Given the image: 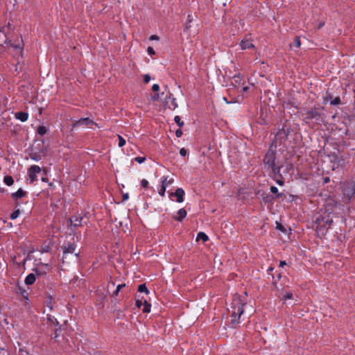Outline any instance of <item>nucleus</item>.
I'll list each match as a JSON object with an SVG mask.
<instances>
[{
    "label": "nucleus",
    "instance_id": "obj_1",
    "mask_svg": "<svg viewBox=\"0 0 355 355\" xmlns=\"http://www.w3.org/2000/svg\"><path fill=\"white\" fill-rule=\"evenodd\" d=\"M245 304V302L241 299V296L236 295L233 298L229 309L232 323L238 324L240 322V317L244 312Z\"/></svg>",
    "mask_w": 355,
    "mask_h": 355
},
{
    "label": "nucleus",
    "instance_id": "obj_2",
    "mask_svg": "<svg viewBox=\"0 0 355 355\" xmlns=\"http://www.w3.org/2000/svg\"><path fill=\"white\" fill-rule=\"evenodd\" d=\"M342 190L343 195L349 200L351 199L355 193V181L352 180L343 182Z\"/></svg>",
    "mask_w": 355,
    "mask_h": 355
},
{
    "label": "nucleus",
    "instance_id": "obj_3",
    "mask_svg": "<svg viewBox=\"0 0 355 355\" xmlns=\"http://www.w3.org/2000/svg\"><path fill=\"white\" fill-rule=\"evenodd\" d=\"M70 224L71 226L76 227H80L83 225L84 224H86L89 218L87 216L86 214H79L73 216L70 219Z\"/></svg>",
    "mask_w": 355,
    "mask_h": 355
},
{
    "label": "nucleus",
    "instance_id": "obj_4",
    "mask_svg": "<svg viewBox=\"0 0 355 355\" xmlns=\"http://www.w3.org/2000/svg\"><path fill=\"white\" fill-rule=\"evenodd\" d=\"M42 171L41 168L37 165H33L28 169V175L31 183L37 180V175Z\"/></svg>",
    "mask_w": 355,
    "mask_h": 355
},
{
    "label": "nucleus",
    "instance_id": "obj_5",
    "mask_svg": "<svg viewBox=\"0 0 355 355\" xmlns=\"http://www.w3.org/2000/svg\"><path fill=\"white\" fill-rule=\"evenodd\" d=\"M275 162V155L273 151L269 150L264 156L263 163L268 168L273 166Z\"/></svg>",
    "mask_w": 355,
    "mask_h": 355
},
{
    "label": "nucleus",
    "instance_id": "obj_6",
    "mask_svg": "<svg viewBox=\"0 0 355 355\" xmlns=\"http://www.w3.org/2000/svg\"><path fill=\"white\" fill-rule=\"evenodd\" d=\"M63 250V257L62 259L64 261V259H67V257L69 254H73L76 250V246L70 243H66L62 246Z\"/></svg>",
    "mask_w": 355,
    "mask_h": 355
},
{
    "label": "nucleus",
    "instance_id": "obj_7",
    "mask_svg": "<svg viewBox=\"0 0 355 355\" xmlns=\"http://www.w3.org/2000/svg\"><path fill=\"white\" fill-rule=\"evenodd\" d=\"M169 195L171 196L176 197V202L181 203L184 200V191L182 188H178L175 190L174 193H170Z\"/></svg>",
    "mask_w": 355,
    "mask_h": 355
},
{
    "label": "nucleus",
    "instance_id": "obj_8",
    "mask_svg": "<svg viewBox=\"0 0 355 355\" xmlns=\"http://www.w3.org/2000/svg\"><path fill=\"white\" fill-rule=\"evenodd\" d=\"M345 166V162L343 157L341 156H336L333 161V169L336 168H343Z\"/></svg>",
    "mask_w": 355,
    "mask_h": 355
},
{
    "label": "nucleus",
    "instance_id": "obj_9",
    "mask_svg": "<svg viewBox=\"0 0 355 355\" xmlns=\"http://www.w3.org/2000/svg\"><path fill=\"white\" fill-rule=\"evenodd\" d=\"M90 124H95L96 125H97V124L94 123L92 119L87 117L81 118L80 119L76 121L73 124V126H87Z\"/></svg>",
    "mask_w": 355,
    "mask_h": 355
},
{
    "label": "nucleus",
    "instance_id": "obj_10",
    "mask_svg": "<svg viewBox=\"0 0 355 355\" xmlns=\"http://www.w3.org/2000/svg\"><path fill=\"white\" fill-rule=\"evenodd\" d=\"M172 94H170L168 98H166L165 104L171 110H175L178 107V103L176 102V99L173 97H171Z\"/></svg>",
    "mask_w": 355,
    "mask_h": 355
},
{
    "label": "nucleus",
    "instance_id": "obj_11",
    "mask_svg": "<svg viewBox=\"0 0 355 355\" xmlns=\"http://www.w3.org/2000/svg\"><path fill=\"white\" fill-rule=\"evenodd\" d=\"M49 264L48 263H41L40 266L35 269V272L37 276H42L46 272V270H49Z\"/></svg>",
    "mask_w": 355,
    "mask_h": 355
},
{
    "label": "nucleus",
    "instance_id": "obj_12",
    "mask_svg": "<svg viewBox=\"0 0 355 355\" xmlns=\"http://www.w3.org/2000/svg\"><path fill=\"white\" fill-rule=\"evenodd\" d=\"M240 46L243 50L249 49L254 47L253 44L248 39L242 40L240 42Z\"/></svg>",
    "mask_w": 355,
    "mask_h": 355
},
{
    "label": "nucleus",
    "instance_id": "obj_13",
    "mask_svg": "<svg viewBox=\"0 0 355 355\" xmlns=\"http://www.w3.org/2000/svg\"><path fill=\"white\" fill-rule=\"evenodd\" d=\"M187 215V210L185 209H184V208H182V209L178 210V216L174 217L173 218L175 220L181 222L184 218H186Z\"/></svg>",
    "mask_w": 355,
    "mask_h": 355
},
{
    "label": "nucleus",
    "instance_id": "obj_14",
    "mask_svg": "<svg viewBox=\"0 0 355 355\" xmlns=\"http://www.w3.org/2000/svg\"><path fill=\"white\" fill-rule=\"evenodd\" d=\"M15 117L17 119L25 122L28 119V114L24 112H18L15 113Z\"/></svg>",
    "mask_w": 355,
    "mask_h": 355
},
{
    "label": "nucleus",
    "instance_id": "obj_15",
    "mask_svg": "<svg viewBox=\"0 0 355 355\" xmlns=\"http://www.w3.org/2000/svg\"><path fill=\"white\" fill-rule=\"evenodd\" d=\"M36 280V276L33 273L28 274L25 279V284L26 285H32Z\"/></svg>",
    "mask_w": 355,
    "mask_h": 355
},
{
    "label": "nucleus",
    "instance_id": "obj_16",
    "mask_svg": "<svg viewBox=\"0 0 355 355\" xmlns=\"http://www.w3.org/2000/svg\"><path fill=\"white\" fill-rule=\"evenodd\" d=\"M301 45L300 39L299 37H295L293 43L290 44L291 49H299Z\"/></svg>",
    "mask_w": 355,
    "mask_h": 355
},
{
    "label": "nucleus",
    "instance_id": "obj_17",
    "mask_svg": "<svg viewBox=\"0 0 355 355\" xmlns=\"http://www.w3.org/2000/svg\"><path fill=\"white\" fill-rule=\"evenodd\" d=\"M25 192L23 191L22 189H19L16 192L12 193V197L15 200H17L19 198H22L25 196Z\"/></svg>",
    "mask_w": 355,
    "mask_h": 355
},
{
    "label": "nucleus",
    "instance_id": "obj_18",
    "mask_svg": "<svg viewBox=\"0 0 355 355\" xmlns=\"http://www.w3.org/2000/svg\"><path fill=\"white\" fill-rule=\"evenodd\" d=\"M196 240L197 241L202 240L203 242H205V241H208V236L205 233H204L202 232H200L197 234Z\"/></svg>",
    "mask_w": 355,
    "mask_h": 355
},
{
    "label": "nucleus",
    "instance_id": "obj_19",
    "mask_svg": "<svg viewBox=\"0 0 355 355\" xmlns=\"http://www.w3.org/2000/svg\"><path fill=\"white\" fill-rule=\"evenodd\" d=\"M241 80H242V78L241 76H240V74H238V75H235L233 77V82H232V84L234 85V86H239L241 83Z\"/></svg>",
    "mask_w": 355,
    "mask_h": 355
},
{
    "label": "nucleus",
    "instance_id": "obj_20",
    "mask_svg": "<svg viewBox=\"0 0 355 355\" xmlns=\"http://www.w3.org/2000/svg\"><path fill=\"white\" fill-rule=\"evenodd\" d=\"M166 189V181L165 179L164 181H162V187H161L160 190L159 191V194L162 197L164 196Z\"/></svg>",
    "mask_w": 355,
    "mask_h": 355
},
{
    "label": "nucleus",
    "instance_id": "obj_21",
    "mask_svg": "<svg viewBox=\"0 0 355 355\" xmlns=\"http://www.w3.org/2000/svg\"><path fill=\"white\" fill-rule=\"evenodd\" d=\"M4 183L8 186H11L14 183V180L12 176L6 175L3 178Z\"/></svg>",
    "mask_w": 355,
    "mask_h": 355
},
{
    "label": "nucleus",
    "instance_id": "obj_22",
    "mask_svg": "<svg viewBox=\"0 0 355 355\" xmlns=\"http://www.w3.org/2000/svg\"><path fill=\"white\" fill-rule=\"evenodd\" d=\"M293 294L291 292L287 291H283L282 293V300H290L292 299Z\"/></svg>",
    "mask_w": 355,
    "mask_h": 355
},
{
    "label": "nucleus",
    "instance_id": "obj_23",
    "mask_svg": "<svg viewBox=\"0 0 355 355\" xmlns=\"http://www.w3.org/2000/svg\"><path fill=\"white\" fill-rule=\"evenodd\" d=\"M270 190L271 193L277 194V196H276L277 198H279L283 196V194L282 193L278 192V189L275 186L270 187Z\"/></svg>",
    "mask_w": 355,
    "mask_h": 355
},
{
    "label": "nucleus",
    "instance_id": "obj_24",
    "mask_svg": "<svg viewBox=\"0 0 355 355\" xmlns=\"http://www.w3.org/2000/svg\"><path fill=\"white\" fill-rule=\"evenodd\" d=\"M138 291L140 292V293H146V294H148L149 293V291L148 289L147 288L146 284H140L138 287Z\"/></svg>",
    "mask_w": 355,
    "mask_h": 355
},
{
    "label": "nucleus",
    "instance_id": "obj_25",
    "mask_svg": "<svg viewBox=\"0 0 355 355\" xmlns=\"http://www.w3.org/2000/svg\"><path fill=\"white\" fill-rule=\"evenodd\" d=\"M125 286V284H121L116 286L115 291L112 293V296H116L119 294L121 288Z\"/></svg>",
    "mask_w": 355,
    "mask_h": 355
},
{
    "label": "nucleus",
    "instance_id": "obj_26",
    "mask_svg": "<svg viewBox=\"0 0 355 355\" xmlns=\"http://www.w3.org/2000/svg\"><path fill=\"white\" fill-rule=\"evenodd\" d=\"M166 179V188L172 184L174 182V180L173 178H168V176H163L161 180L162 181H164V180Z\"/></svg>",
    "mask_w": 355,
    "mask_h": 355
},
{
    "label": "nucleus",
    "instance_id": "obj_27",
    "mask_svg": "<svg viewBox=\"0 0 355 355\" xmlns=\"http://www.w3.org/2000/svg\"><path fill=\"white\" fill-rule=\"evenodd\" d=\"M37 132L39 135L42 136L46 134V128L44 125H40L37 128Z\"/></svg>",
    "mask_w": 355,
    "mask_h": 355
},
{
    "label": "nucleus",
    "instance_id": "obj_28",
    "mask_svg": "<svg viewBox=\"0 0 355 355\" xmlns=\"http://www.w3.org/2000/svg\"><path fill=\"white\" fill-rule=\"evenodd\" d=\"M30 157L32 160L35 161V162H38L41 159L40 155L35 153H31L30 154Z\"/></svg>",
    "mask_w": 355,
    "mask_h": 355
},
{
    "label": "nucleus",
    "instance_id": "obj_29",
    "mask_svg": "<svg viewBox=\"0 0 355 355\" xmlns=\"http://www.w3.org/2000/svg\"><path fill=\"white\" fill-rule=\"evenodd\" d=\"M150 311V304L149 303H148V302L146 300H144L143 312L149 313Z\"/></svg>",
    "mask_w": 355,
    "mask_h": 355
},
{
    "label": "nucleus",
    "instance_id": "obj_30",
    "mask_svg": "<svg viewBox=\"0 0 355 355\" xmlns=\"http://www.w3.org/2000/svg\"><path fill=\"white\" fill-rule=\"evenodd\" d=\"M269 168H271L273 173L277 175H280V167L279 166H275V164H274L273 166L269 167Z\"/></svg>",
    "mask_w": 355,
    "mask_h": 355
},
{
    "label": "nucleus",
    "instance_id": "obj_31",
    "mask_svg": "<svg viewBox=\"0 0 355 355\" xmlns=\"http://www.w3.org/2000/svg\"><path fill=\"white\" fill-rule=\"evenodd\" d=\"M47 320L51 323H52L53 325L58 324V322L57 321V320L53 316H52V315H51L49 314L47 315Z\"/></svg>",
    "mask_w": 355,
    "mask_h": 355
},
{
    "label": "nucleus",
    "instance_id": "obj_32",
    "mask_svg": "<svg viewBox=\"0 0 355 355\" xmlns=\"http://www.w3.org/2000/svg\"><path fill=\"white\" fill-rule=\"evenodd\" d=\"M192 21L191 16L190 15H188V19L187 23L184 26V31H189L191 28L190 23Z\"/></svg>",
    "mask_w": 355,
    "mask_h": 355
},
{
    "label": "nucleus",
    "instance_id": "obj_33",
    "mask_svg": "<svg viewBox=\"0 0 355 355\" xmlns=\"http://www.w3.org/2000/svg\"><path fill=\"white\" fill-rule=\"evenodd\" d=\"M175 123L179 125L180 128L184 125V121H182L179 116H175L174 118Z\"/></svg>",
    "mask_w": 355,
    "mask_h": 355
},
{
    "label": "nucleus",
    "instance_id": "obj_34",
    "mask_svg": "<svg viewBox=\"0 0 355 355\" xmlns=\"http://www.w3.org/2000/svg\"><path fill=\"white\" fill-rule=\"evenodd\" d=\"M20 211L19 209H15L10 215V218L12 220L16 219L19 215Z\"/></svg>",
    "mask_w": 355,
    "mask_h": 355
},
{
    "label": "nucleus",
    "instance_id": "obj_35",
    "mask_svg": "<svg viewBox=\"0 0 355 355\" xmlns=\"http://www.w3.org/2000/svg\"><path fill=\"white\" fill-rule=\"evenodd\" d=\"M46 306L51 311L53 309V302L51 297L50 296L48 297V300L46 301Z\"/></svg>",
    "mask_w": 355,
    "mask_h": 355
},
{
    "label": "nucleus",
    "instance_id": "obj_36",
    "mask_svg": "<svg viewBox=\"0 0 355 355\" xmlns=\"http://www.w3.org/2000/svg\"><path fill=\"white\" fill-rule=\"evenodd\" d=\"M119 138V146L123 147L125 144V139L123 138L121 135H118Z\"/></svg>",
    "mask_w": 355,
    "mask_h": 355
},
{
    "label": "nucleus",
    "instance_id": "obj_37",
    "mask_svg": "<svg viewBox=\"0 0 355 355\" xmlns=\"http://www.w3.org/2000/svg\"><path fill=\"white\" fill-rule=\"evenodd\" d=\"M331 105H338L340 103V98L339 96L336 97L334 99L331 101Z\"/></svg>",
    "mask_w": 355,
    "mask_h": 355
},
{
    "label": "nucleus",
    "instance_id": "obj_38",
    "mask_svg": "<svg viewBox=\"0 0 355 355\" xmlns=\"http://www.w3.org/2000/svg\"><path fill=\"white\" fill-rule=\"evenodd\" d=\"M135 159L139 164H141L145 162L146 157H135Z\"/></svg>",
    "mask_w": 355,
    "mask_h": 355
},
{
    "label": "nucleus",
    "instance_id": "obj_39",
    "mask_svg": "<svg viewBox=\"0 0 355 355\" xmlns=\"http://www.w3.org/2000/svg\"><path fill=\"white\" fill-rule=\"evenodd\" d=\"M161 95H164V92H162L161 94H158V93L155 94L153 96H152L151 98L153 101H158Z\"/></svg>",
    "mask_w": 355,
    "mask_h": 355
},
{
    "label": "nucleus",
    "instance_id": "obj_40",
    "mask_svg": "<svg viewBox=\"0 0 355 355\" xmlns=\"http://www.w3.org/2000/svg\"><path fill=\"white\" fill-rule=\"evenodd\" d=\"M141 184L144 188H148V180H146L145 179L142 180Z\"/></svg>",
    "mask_w": 355,
    "mask_h": 355
},
{
    "label": "nucleus",
    "instance_id": "obj_41",
    "mask_svg": "<svg viewBox=\"0 0 355 355\" xmlns=\"http://www.w3.org/2000/svg\"><path fill=\"white\" fill-rule=\"evenodd\" d=\"M147 52L149 55H154L155 53V50L151 46L148 47Z\"/></svg>",
    "mask_w": 355,
    "mask_h": 355
},
{
    "label": "nucleus",
    "instance_id": "obj_42",
    "mask_svg": "<svg viewBox=\"0 0 355 355\" xmlns=\"http://www.w3.org/2000/svg\"><path fill=\"white\" fill-rule=\"evenodd\" d=\"M180 154L181 156L184 157V156L187 155V150L184 148H182L180 150Z\"/></svg>",
    "mask_w": 355,
    "mask_h": 355
},
{
    "label": "nucleus",
    "instance_id": "obj_43",
    "mask_svg": "<svg viewBox=\"0 0 355 355\" xmlns=\"http://www.w3.org/2000/svg\"><path fill=\"white\" fill-rule=\"evenodd\" d=\"M150 80V76L148 74H146L144 76V81L145 83H149Z\"/></svg>",
    "mask_w": 355,
    "mask_h": 355
},
{
    "label": "nucleus",
    "instance_id": "obj_44",
    "mask_svg": "<svg viewBox=\"0 0 355 355\" xmlns=\"http://www.w3.org/2000/svg\"><path fill=\"white\" fill-rule=\"evenodd\" d=\"M152 90L155 92L159 90V85L158 84H154L152 87Z\"/></svg>",
    "mask_w": 355,
    "mask_h": 355
},
{
    "label": "nucleus",
    "instance_id": "obj_45",
    "mask_svg": "<svg viewBox=\"0 0 355 355\" xmlns=\"http://www.w3.org/2000/svg\"><path fill=\"white\" fill-rule=\"evenodd\" d=\"M175 135L177 137H182V131L180 128L178 129L176 131H175Z\"/></svg>",
    "mask_w": 355,
    "mask_h": 355
},
{
    "label": "nucleus",
    "instance_id": "obj_46",
    "mask_svg": "<svg viewBox=\"0 0 355 355\" xmlns=\"http://www.w3.org/2000/svg\"><path fill=\"white\" fill-rule=\"evenodd\" d=\"M143 304H144V303L142 302L141 300H136V306L138 308H141Z\"/></svg>",
    "mask_w": 355,
    "mask_h": 355
},
{
    "label": "nucleus",
    "instance_id": "obj_47",
    "mask_svg": "<svg viewBox=\"0 0 355 355\" xmlns=\"http://www.w3.org/2000/svg\"><path fill=\"white\" fill-rule=\"evenodd\" d=\"M12 46L13 48H15V49L19 50V51H21V49H22V46H21L19 44H16V45L12 44Z\"/></svg>",
    "mask_w": 355,
    "mask_h": 355
},
{
    "label": "nucleus",
    "instance_id": "obj_48",
    "mask_svg": "<svg viewBox=\"0 0 355 355\" xmlns=\"http://www.w3.org/2000/svg\"><path fill=\"white\" fill-rule=\"evenodd\" d=\"M276 182L280 186H283L284 184V182L282 180H277Z\"/></svg>",
    "mask_w": 355,
    "mask_h": 355
},
{
    "label": "nucleus",
    "instance_id": "obj_49",
    "mask_svg": "<svg viewBox=\"0 0 355 355\" xmlns=\"http://www.w3.org/2000/svg\"><path fill=\"white\" fill-rule=\"evenodd\" d=\"M286 265V263L285 261H281L280 263H279V267L282 268L284 266Z\"/></svg>",
    "mask_w": 355,
    "mask_h": 355
},
{
    "label": "nucleus",
    "instance_id": "obj_50",
    "mask_svg": "<svg viewBox=\"0 0 355 355\" xmlns=\"http://www.w3.org/2000/svg\"><path fill=\"white\" fill-rule=\"evenodd\" d=\"M324 25V21L320 22L318 26V29H320Z\"/></svg>",
    "mask_w": 355,
    "mask_h": 355
},
{
    "label": "nucleus",
    "instance_id": "obj_51",
    "mask_svg": "<svg viewBox=\"0 0 355 355\" xmlns=\"http://www.w3.org/2000/svg\"><path fill=\"white\" fill-rule=\"evenodd\" d=\"M248 89H249V87L248 86L243 87L242 88V92H246Z\"/></svg>",
    "mask_w": 355,
    "mask_h": 355
},
{
    "label": "nucleus",
    "instance_id": "obj_52",
    "mask_svg": "<svg viewBox=\"0 0 355 355\" xmlns=\"http://www.w3.org/2000/svg\"><path fill=\"white\" fill-rule=\"evenodd\" d=\"M157 38V37L156 35H152L150 39V40H156Z\"/></svg>",
    "mask_w": 355,
    "mask_h": 355
},
{
    "label": "nucleus",
    "instance_id": "obj_53",
    "mask_svg": "<svg viewBox=\"0 0 355 355\" xmlns=\"http://www.w3.org/2000/svg\"><path fill=\"white\" fill-rule=\"evenodd\" d=\"M329 182V178H328V177H327V178H324V183H327V182Z\"/></svg>",
    "mask_w": 355,
    "mask_h": 355
},
{
    "label": "nucleus",
    "instance_id": "obj_54",
    "mask_svg": "<svg viewBox=\"0 0 355 355\" xmlns=\"http://www.w3.org/2000/svg\"><path fill=\"white\" fill-rule=\"evenodd\" d=\"M48 250H49V248H48V247H46V248H44V249L42 250V252H48Z\"/></svg>",
    "mask_w": 355,
    "mask_h": 355
},
{
    "label": "nucleus",
    "instance_id": "obj_55",
    "mask_svg": "<svg viewBox=\"0 0 355 355\" xmlns=\"http://www.w3.org/2000/svg\"><path fill=\"white\" fill-rule=\"evenodd\" d=\"M128 193H126V194H125V195L123 196V199H124V200L128 199Z\"/></svg>",
    "mask_w": 355,
    "mask_h": 355
},
{
    "label": "nucleus",
    "instance_id": "obj_56",
    "mask_svg": "<svg viewBox=\"0 0 355 355\" xmlns=\"http://www.w3.org/2000/svg\"><path fill=\"white\" fill-rule=\"evenodd\" d=\"M42 181L46 182V181H47V178H42Z\"/></svg>",
    "mask_w": 355,
    "mask_h": 355
},
{
    "label": "nucleus",
    "instance_id": "obj_57",
    "mask_svg": "<svg viewBox=\"0 0 355 355\" xmlns=\"http://www.w3.org/2000/svg\"><path fill=\"white\" fill-rule=\"evenodd\" d=\"M75 256L78 257V253H75Z\"/></svg>",
    "mask_w": 355,
    "mask_h": 355
}]
</instances>
